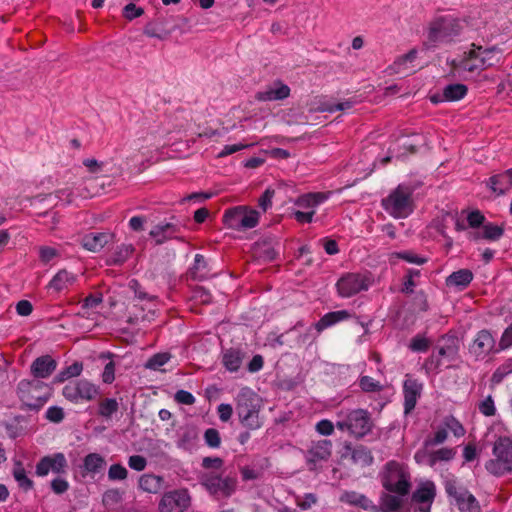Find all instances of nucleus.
<instances>
[{
	"mask_svg": "<svg viewBox=\"0 0 512 512\" xmlns=\"http://www.w3.org/2000/svg\"><path fill=\"white\" fill-rule=\"evenodd\" d=\"M163 483V477L154 474H143L139 478V488L147 493H158L162 489Z\"/></svg>",
	"mask_w": 512,
	"mask_h": 512,
	"instance_id": "c85d7f7f",
	"label": "nucleus"
},
{
	"mask_svg": "<svg viewBox=\"0 0 512 512\" xmlns=\"http://www.w3.org/2000/svg\"><path fill=\"white\" fill-rule=\"evenodd\" d=\"M354 318L356 324L364 328V334L369 332L368 326L371 321H363L360 317L352 314L348 310H337L324 314L315 324L314 329L321 333L323 330L336 325L339 322Z\"/></svg>",
	"mask_w": 512,
	"mask_h": 512,
	"instance_id": "f8f14e48",
	"label": "nucleus"
},
{
	"mask_svg": "<svg viewBox=\"0 0 512 512\" xmlns=\"http://www.w3.org/2000/svg\"><path fill=\"white\" fill-rule=\"evenodd\" d=\"M373 426V422L368 411L364 409H356L347 414L343 420L336 423V427L341 430H347L356 438H360L368 434Z\"/></svg>",
	"mask_w": 512,
	"mask_h": 512,
	"instance_id": "423d86ee",
	"label": "nucleus"
},
{
	"mask_svg": "<svg viewBox=\"0 0 512 512\" xmlns=\"http://www.w3.org/2000/svg\"><path fill=\"white\" fill-rule=\"evenodd\" d=\"M237 413H238L241 423L245 427H247L251 430H256L262 426V422L260 421V418H259V410L242 411V412H237Z\"/></svg>",
	"mask_w": 512,
	"mask_h": 512,
	"instance_id": "f704fd0d",
	"label": "nucleus"
},
{
	"mask_svg": "<svg viewBox=\"0 0 512 512\" xmlns=\"http://www.w3.org/2000/svg\"><path fill=\"white\" fill-rule=\"evenodd\" d=\"M314 214H315V210H309V211L296 210V211L292 212L293 218L300 224L311 223L313 221Z\"/></svg>",
	"mask_w": 512,
	"mask_h": 512,
	"instance_id": "e2e57ef3",
	"label": "nucleus"
},
{
	"mask_svg": "<svg viewBox=\"0 0 512 512\" xmlns=\"http://www.w3.org/2000/svg\"><path fill=\"white\" fill-rule=\"evenodd\" d=\"M185 224L182 222H159L149 232V236L155 240L156 245H162L165 242L175 239L185 242L184 237L180 236Z\"/></svg>",
	"mask_w": 512,
	"mask_h": 512,
	"instance_id": "ddd939ff",
	"label": "nucleus"
},
{
	"mask_svg": "<svg viewBox=\"0 0 512 512\" xmlns=\"http://www.w3.org/2000/svg\"><path fill=\"white\" fill-rule=\"evenodd\" d=\"M143 33L150 38H156L159 40L166 39L170 34L163 25L154 22L147 23L144 27Z\"/></svg>",
	"mask_w": 512,
	"mask_h": 512,
	"instance_id": "58836bf2",
	"label": "nucleus"
},
{
	"mask_svg": "<svg viewBox=\"0 0 512 512\" xmlns=\"http://www.w3.org/2000/svg\"><path fill=\"white\" fill-rule=\"evenodd\" d=\"M445 492L453 499L460 512H481L478 500L471 494L467 488L458 485L455 479L445 481Z\"/></svg>",
	"mask_w": 512,
	"mask_h": 512,
	"instance_id": "6e6552de",
	"label": "nucleus"
},
{
	"mask_svg": "<svg viewBox=\"0 0 512 512\" xmlns=\"http://www.w3.org/2000/svg\"><path fill=\"white\" fill-rule=\"evenodd\" d=\"M332 453V443L330 440H319L313 442L309 450L307 451L306 459L309 465L320 461H327Z\"/></svg>",
	"mask_w": 512,
	"mask_h": 512,
	"instance_id": "a211bd4d",
	"label": "nucleus"
},
{
	"mask_svg": "<svg viewBox=\"0 0 512 512\" xmlns=\"http://www.w3.org/2000/svg\"><path fill=\"white\" fill-rule=\"evenodd\" d=\"M57 363L50 355L36 358L31 365V372L36 378H47L56 369Z\"/></svg>",
	"mask_w": 512,
	"mask_h": 512,
	"instance_id": "393cba45",
	"label": "nucleus"
},
{
	"mask_svg": "<svg viewBox=\"0 0 512 512\" xmlns=\"http://www.w3.org/2000/svg\"><path fill=\"white\" fill-rule=\"evenodd\" d=\"M172 358L171 353L169 352H159L152 355L144 364L146 369L154 370V371H164L162 366L167 364Z\"/></svg>",
	"mask_w": 512,
	"mask_h": 512,
	"instance_id": "72a5a7b5",
	"label": "nucleus"
},
{
	"mask_svg": "<svg viewBox=\"0 0 512 512\" xmlns=\"http://www.w3.org/2000/svg\"><path fill=\"white\" fill-rule=\"evenodd\" d=\"M42 386H19L18 396L29 409L38 410L47 401L41 391Z\"/></svg>",
	"mask_w": 512,
	"mask_h": 512,
	"instance_id": "4468645a",
	"label": "nucleus"
},
{
	"mask_svg": "<svg viewBox=\"0 0 512 512\" xmlns=\"http://www.w3.org/2000/svg\"><path fill=\"white\" fill-rule=\"evenodd\" d=\"M473 273L469 269H459L457 271L452 272L445 279V284L447 287H455L459 291H463L466 289L473 280Z\"/></svg>",
	"mask_w": 512,
	"mask_h": 512,
	"instance_id": "a878e982",
	"label": "nucleus"
},
{
	"mask_svg": "<svg viewBox=\"0 0 512 512\" xmlns=\"http://www.w3.org/2000/svg\"><path fill=\"white\" fill-rule=\"evenodd\" d=\"M261 398L249 386H244L237 397V412L260 410Z\"/></svg>",
	"mask_w": 512,
	"mask_h": 512,
	"instance_id": "6ab92c4d",
	"label": "nucleus"
},
{
	"mask_svg": "<svg viewBox=\"0 0 512 512\" xmlns=\"http://www.w3.org/2000/svg\"><path fill=\"white\" fill-rule=\"evenodd\" d=\"M420 274V270L418 269H408L406 275L403 278V284L400 289V292L406 295L412 294L414 291V287L416 286L414 278L419 277Z\"/></svg>",
	"mask_w": 512,
	"mask_h": 512,
	"instance_id": "ea45409f",
	"label": "nucleus"
},
{
	"mask_svg": "<svg viewBox=\"0 0 512 512\" xmlns=\"http://www.w3.org/2000/svg\"><path fill=\"white\" fill-rule=\"evenodd\" d=\"M414 305L421 312H426L429 309L427 296L424 291L421 290L415 294Z\"/></svg>",
	"mask_w": 512,
	"mask_h": 512,
	"instance_id": "338daca9",
	"label": "nucleus"
},
{
	"mask_svg": "<svg viewBox=\"0 0 512 512\" xmlns=\"http://www.w3.org/2000/svg\"><path fill=\"white\" fill-rule=\"evenodd\" d=\"M274 195L275 191L271 188H267L258 199V206L262 209L263 212H266L269 208L272 207V199Z\"/></svg>",
	"mask_w": 512,
	"mask_h": 512,
	"instance_id": "5fc2aeb1",
	"label": "nucleus"
},
{
	"mask_svg": "<svg viewBox=\"0 0 512 512\" xmlns=\"http://www.w3.org/2000/svg\"><path fill=\"white\" fill-rule=\"evenodd\" d=\"M408 347L413 352L424 353L430 347V340L423 335L417 334L411 339Z\"/></svg>",
	"mask_w": 512,
	"mask_h": 512,
	"instance_id": "37998d69",
	"label": "nucleus"
},
{
	"mask_svg": "<svg viewBox=\"0 0 512 512\" xmlns=\"http://www.w3.org/2000/svg\"><path fill=\"white\" fill-rule=\"evenodd\" d=\"M444 425L449 429L455 437H462L465 434L463 425L453 416H448L444 419Z\"/></svg>",
	"mask_w": 512,
	"mask_h": 512,
	"instance_id": "8fccbe9b",
	"label": "nucleus"
},
{
	"mask_svg": "<svg viewBox=\"0 0 512 512\" xmlns=\"http://www.w3.org/2000/svg\"><path fill=\"white\" fill-rule=\"evenodd\" d=\"M455 452L451 448H441L432 454V461H449L454 458Z\"/></svg>",
	"mask_w": 512,
	"mask_h": 512,
	"instance_id": "680f3d73",
	"label": "nucleus"
},
{
	"mask_svg": "<svg viewBox=\"0 0 512 512\" xmlns=\"http://www.w3.org/2000/svg\"><path fill=\"white\" fill-rule=\"evenodd\" d=\"M99 359L105 362L101 375L103 383L112 384L115 380L116 371H119L124 357L111 352H101Z\"/></svg>",
	"mask_w": 512,
	"mask_h": 512,
	"instance_id": "dca6fc26",
	"label": "nucleus"
},
{
	"mask_svg": "<svg viewBox=\"0 0 512 512\" xmlns=\"http://www.w3.org/2000/svg\"><path fill=\"white\" fill-rule=\"evenodd\" d=\"M487 186L497 195H504L512 187V168L489 177Z\"/></svg>",
	"mask_w": 512,
	"mask_h": 512,
	"instance_id": "b1692460",
	"label": "nucleus"
},
{
	"mask_svg": "<svg viewBox=\"0 0 512 512\" xmlns=\"http://www.w3.org/2000/svg\"><path fill=\"white\" fill-rule=\"evenodd\" d=\"M436 495L435 485L428 482L420 486L413 494L412 500L417 503H431Z\"/></svg>",
	"mask_w": 512,
	"mask_h": 512,
	"instance_id": "2f4dec72",
	"label": "nucleus"
},
{
	"mask_svg": "<svg viewBox=\"0 0 512 512\" xmlns=\"http://www.w3.org/2000/svg\"><path fill=\"white\" fill-rule=\"evenodd\" d=\"M393 256L398 259L404 260L408 263L417 264V265H423L428 261L427 258H425L423 256H419L411 250L395 252V253H393Z\"/></svg>",
	"mask_w": 512,
	"mask_h": 512,
	"instance_id": "a18cd8bd",
	"label": "nucleus"
},
{
	"mask_svg": "<svg viewBox=\"0 0 512 512\" xmlns=\"http://www.w3.org/2000/svg\"><path fill=\"white\" fill-rule=\"evenodd\" d=\"M492 454L494 458L485 463V469L493 476L501 477L507 474L512 465V439L500 436L493 444Z\"/></svg>",
	"mask_w": 512,
	"mask_h": 512,
	"instance_id": "f03ea898",
	"label": "nucleus"
},
{
	"mask_svg": "<svg viewBox=\"0 0 512 512\" xmlns=\"http://www.w3.org/2000/svg\"><path fill=\"white\" fill-rule=\"evenodd\" d=\"M404 394V414L408 415L416 406L417 400L421 395L422 386H403Z\"/></svg>",
	"mask_w": 512,
	"mask_h": 512,
	"instance_id": "c756f323",
	"label": "nucleus"
},
{
	"mask_svg": "<svg viewBox=\"0 0 512 512\" xmlns=\"http://www.w3.org/2000/svg\"><path fill=\"white\" fill-rule=\"evenodd\" d=\"M290 95V88L288 85L284 84L282 81L277 80L274 82L273 86L268 87L264 91H259L256 93L255 98L258 101L267 102V101H279L288 98Z\"/></svg>",
	"mask_w": 512,
	"mask_h": 512,
	"instance_id": "aec40b11",
	"label": "nucleus"
},
{
	"mask_svg": "<svg viewBox=\"0 0 512 512\" xmlns=\"http://www.w3.org/2000/svg\"><path fill=\"white\" fill-rule=\"evenodd\" d=\"M64 468V454L56 453L52 456L43 457L36 465V474L46 476L49 472L58 473Z\"/></svg>",
	"mask_w": 512,
	"mask_h": 512,
	"instance_id": "412c9836",
	"label": "nucleus"
},
{
	"mask_svg": "<svg viewBox=\"0 0 512 512\" xmlns=\"http://www.w3.org/2000/svg\"><path fill=\"white\" fill-rule=\"evenodd\" d=\"M62 271H59L47 286L48 293L51 296L58 295L63 289Z\"/></svg>",
	"mask_w": 512,
	"mask_h": 512,
	"instance_id": "6e6d98bb",
	"label": "nucleus"
},
{
	"mask_svg": "<svg viewBox=\"0 0 512 512\" xmlns=\"http://www.w3.org/2000/svg\"><path fill=\"white\" fill-rule=\"evenodd\" d=\"M478 409L485 416L495 415L496 408L492 396L488 395L483 401H481L478 405Z\"/></svg>",
	"mask_w": 512,
	"mask_h": 512,
	"instance_id": "4d7b16f0",
	"label": "nucleus"
},
{
	"mask_svg": "<svg viewBox=\"0 0 512 512\" xmlns=\"http://www.w3.org/2000/svg\"><path fill=\"white\" fill-rule=\"evenodd\" d=\"M404 474V470L397 462H388L385 466V474L382 479L383 487L388 491Z\"/></svg>",
	"mask_w": 512,
	"mask_h": 512,
	"instance_id": "cd10ccee",
	"label": "nucleus"
},
{
	"mask_svg": "<svg viewBox=\"0 0 512 512\" xmlns=\"http://www.w3.org/2000/svg\"><path fill=\"white\" fill-rule=\"evenodd\" d=\"M175 400L181 404L192 405L195 402V397L188 391L179 390L175 394Z\"/></svg>",
	"mask_w": 512,
	"mask_h": 512,
	"instance_id": "774afa93",
	"label": "nucleus"
},
{
	"mask_svg": "<svg viewBox=\"0 0 512 512\" xmlns=\"http://www.w3.org/2000/svg\"><path fill=\"white\" fill-rule=\"evenodd\" d=\"M370 284L368 274L348 272L338 279L336 289L340 297L349 298L362 291H367Z\"/></svg>",
	"mask_w": 512,
	"mask_h": 512,
	"instance_id": "1a4fd4ad",
	"label": "nucleus"
},
{
	"mask_svg": "<svg viewBox=\"0 0 512 512\" xmlns=\"http://www.w3.org/2000/svg\"><path fill=\"white\" fill-rule=\"evenodd\" d=\"M191 503L187 489L166 492L159 503L160 512H184Z\"/></svg>",
	"mask_w": 512,
	"mask_h": 512,
	"instance_id": "9b49d317",
	"label": "nucleus"
},
{
	"mask_svg": "<svg viewBox=\"0 0 512 512\" xmlns=\"http://www.w3.org/2000/svg\"><path fill=\"white\" fill-rule=\"evenodd\" d=\"M468 352L475 361H484L500 353L501 350H498V343L491 330L482 329L477 332L474 340L469 345Z\"/></svg>",
	"mask_w": 512,
	"mask_h": 512,
	"instance_id": "0eeeda50",
	"label": "nucleus"
},
{
	"mask_svg": "<svg viewBox=\"0 0 512 512\" xmlns=\"http://www.w3.org/2000/svg\"><path fill=\"white\" fill-rule=\"evenodd\" d=\"M444 99L447 102H455L463 99L468 93V87L462 83L448 84L443 88Z\"/></svg>",
	"mask_w": 512,
	"mask_h": 512,
	"instance_id": "7c9ffc66",
	"label": "nucleus"
},
{
	"mask_svg": "<svg viewBox=\"0 0 512 512\" xmlns=\"http://www.w3.org/2000/svg\"><path fill=\"white\" fill-rule=\"evenodd\" d=\"M189 275L191 279L196 281H204L209 278L210 268L208 261L202 254H196L194 263L189 268Z\"/></svg>",
	"mask_w": 512,
	"mask_h": 512,
	"instance_id": "bb28decb",
	"label": "nucleus"
},
{
	"mask_svg": "<svg viewBox=\"0 0 512 512\" xmlns=\"http://www.w3.org/2000/svg\"><path fill=\"white\" fill-rule=\"evenodd\" d=\"M83 464L87 472L96 474L104 469L106 461L100 454L90 453L85 456Z\"/></svg>",
	"mask_w": 512,
	"mask_h": 512,
	"instance_id": "473e14b6",
	"label": "nucleus"
},
{
	"mask_svg": "<svg viewBox=\"0 0 512 512\" xmlns=\"http://www.w3.org/2000/svg\"><path fill=\"white\" fill-rule=\"evenodd\" d=\"M14 478L18 482L19 486L25 491L30 490L33 487V482L26 476L25 469L18 467L14 469Z\"/></svg>",
	"mask_w": 512,
	"mask_h": 512,
	"instance_id": "3c124183",
	"label": "nucleus"
},
{
	"mask_svg": "<svg viewBox=\"0 0 512 512\" xmlns=\"http://www.w3.org/2000/svg\"><path fill=\"white\" fill-rule=\"evenodd\" d=\"M128 465L136 471H143L146 468L147 460L141 455H132L128 459Z\"/></svg>",
	"mask_w": 512,
	"mask_h": 512,
	"instance_id": "0e129e2a",
	"label": "nucleus"
},
{
	"mask_svg": "<svg viewBox=\"0 0 512 512\" xmlns=\"http://www.w3.org/2000/svg\"><path fill=\"white\" fill-rule=\"evenodd\" d=\"M452 65L456 70H462L470 73L485 70L484 64L480 59L472 61H470V59H460L459 61L453 60Z\"/></svg>",
	"mask_w": 512,
	"mask_h": 512,
	"instance_id": "c9c22d12",
	"label": "nucleus"
},
{
	"mask_svg": "<svg viewBox=\"0 0 512 512\" xmlns=\"http://www.w3.org/2000/svg\"><path fill=\"white\" fill-rule=\"evenodd\" d=\"M402 500L398 496L391 494H383L381 497V505H377L379 512H395L400 509Z\"/></svg>",
	"mask_w": 512,
	"mask_h": 512,
	"instance_id": "e433bc0d",
	"label": "nucleus"
},
{
	"mask_svg": "<svg viewBox=\"0 0 512 512\" xmlns=\"http://www.w3.org/2000/svg\"><path fill=\"white\" fill-rule=\"evenodd\" d=\"M134 247L131 244H121L117 246L112 254L111 263L114 265H122L133 253Z\"/></svg>",
	"mask_w": 512,
	"mask_h": 512,
	"instance_id": "4c0bfd02",
	"label": "nucleus"
},
{
	"mask_svg": "<svg viewBox=\"0 0 512 512\" xmlns=\"http://www.w3.org/2000/svg\"><path fill=\"white\" fill-rule=\"evenodd\" d=\"M486 223V217L480 210H473L467 215V224L469 228L477 230Z\"/></svg>",
	"mask_w": 512,
	"mask_h": 512,
	"instance_id": "09e8293b",
	"label": "nucleus"
},
{
	"mask_svg": "<svg viewBox=\"0 0 512 512\" xmlns=\"http://www.w3.org/2000/svg\"><path fill=\"white\" fill-rule=\"evenodd\" d=\"M260 213L245 205L227 209L223 215L224 225L232 230L246 231L259 224Z\"/></svg>",
	"mask_w": 512,
	"mask_h": 512,
	"instance_id": "20e7f679",
	"label": "nucleus"
},
{
	"mask_svg": "<svg viewBox=\"0 0 512 512\" xmlns=\"http://www.w3.org/2000/svg\"><path fill=\"white\" fill-rule=\"evenodd\" d=\"M340 500L351 506L363 509L368 512H379L377 505L373 503L366 495L356 491H346L342 494Z\"/></svg>",
	"mask_w": 512,
	"mask_h": 512,
	"instance_id": "4be33fe9",
	"label": "nucleus"
},
{
	"mask_svg": "<svg viewBox=\"0 0 512 512\" xmlns=\"http://www.w3.org/2000/svg\"><path fill=\"white\" fill-rule=\"evenodd\" d=\"M127 475V469L121 464H113L108 470V478L112 481L125 480Z\"/></svg>",
	"mask_w": 512,
	"mask_h": 512,
	"instance_id": "603ef678",
	"label": "nucleus"
},
{
	"mask_svg": "<svg viewBox=\"0 0 512 512\" xmlns=\"http://www.w3.org/2000/svg\"><path fill=\"white\" fill-rule=\"evenodd\" d=\"M462 26L459 20L451 15L439 16L431 21L428 30V41L432 44L451 41L459 36Z\"/></svg>",
	"mask_w": 512,
	"mask_h": 512,
	"instance_id": "39448f33",
	"label": "nucleus"
},
{
	"mask_svg": "<svg viewBox=\"0 0 512 512\" xmlns=\"http://www.w3.org/2000/svg\"><path fill=\"white\" fill-rule=\"evenodd\" d=\"M415 188L407 185L400 184L393 190L388 197L382 199V207L394 218H404L412 213L411 197Z\"/></svg>",
	"mask_w": 512,
	"mask_h": 512,
	"instance_id": "7ed1b4c3",
	"label": "nucleus"
},
{
	"mask_svg": "<svg viewBox=\"0 0 512 512\" xmlns=\"http://www.w3.org/2000/svg\"><path fill=\"white\" fill-rule=\"evenodd\" d=\"M504 226L497 225L493 222L484 224L482 230H473L467 233L468 240L472 242H479L480 240H486L490 242L498 241L504 235Z\"/></svg>",
	"mask_w": 512,
	"mask_h": 512,
	"instance_id": "2eb2a0df",
	"label": "nucleus"
},
{
	"mask_svg": "<svg viewBox=\"0 0 512 512\" xmlns=\"http://www.w3.org/2000/svg\"><path fill=\"white\" fill-rule=\"evenodd\" d=\"M113 238L108 232H91L81 238V245L88 251L98 252L104 248Z\"/></svg>",
	"mask_w": 512,
	"mask_h": 512,
	"instance_id": "5701e85b",
	"label": "nucleus"
},
{
	"mask_svg": "<svg viewBox=\"0 0 512 512\" xmlns=\"http://www.w3.org/2000/svg\"><path fill=\"white\" fill-rule=\"evenodd\" d=\"M510 373H512V360L509 358L495 370L492 374L491 382L498 384Z\"/></svg>",
	"mask_w": 512,
	"mask_h": 512,
	"instance_id": "49530a36",
	"label": "nucleus"
},
{
	"mask_svg": "<svg viewBox=\"0 0 512 512\" xmlns=\"http://www.w3.org/2000/svg\"><path fill=\"white\" fill-rule=\"evenodd\" d=\"M201 484L211 495L229 497L234 493L237 480L233 477H221L214 473H206L202 476Z\"/></svg>",
	"mask_w": 512,
	"mask_h": 512,
	"instance_id": "9d476101",
	"label": "nucleus"
},
{
	"mask_svg": "<svg viewBox=\"0 0 512 512\" xmlns=\"http://www.w3.org/2000/svg\"><path fill=\"white\" fill-rule=\"evenodd\" d=\"M264 358L260 354H256L252 357V359L247 363L246 369L250 373H256L263 368Z\"/></svg>",
	"mask_w": 512,
	"mask_h": 512,
	"instance_id": "69168bd1",
	"label": "nucleus"
},
{
	"mask_svg": "<svg viewBox=\"0 0 512 512\" xmlns=\"http://www.w3.org/2000/svg\"><path fill=\"white\" fill-rule=\"evenodd\" d=\"M352 458L354 462L359 463L362 466H369L373 462V456L371 452L363 446L356 447L353 450Z\"/></svg>",
	"mask_w": 512,
	"mask_h": 512,
	"instance_id": "a19ab883",
	"label": "nucleus"
},
{
	"mask_svg": "<svg viewBox=\"0 0 512 512\" xmlns=\"http://www.w3.org/2000/svg\"><path fill=\"white\" fill-rule=\"evenodd\" d=\"M58 256H60V253L55 248L43 246L39 249L40 260L45 264L49 263L51 260Z\"/></svg>",
	"mask_w": 512,
	"mask_h": 512,
	"instance_id": "052dcab7",
	"label": "nucleus"
},
{
	"mask_svg": "<svg viewBox=\"0 0 512 512\" xmlns=\"http://www.w3.org/2000/svg\"><path fill=\"white\" fill-rule=\"evenodd\" d=\"M144 14V9L137 7L134 3H129L123 8V16L128 20H133Z\"/></svg>",
	"mask_w": 512,
	"mask_h": 512,
	"instance_id": "13d9d810",
	"label": "nucleus"
},
{
	"mask_svg": "<svg viewBox=\"0 0 512 512\" xmlns=\"http://www.w3.org/2000/svg\"><path fill=\"white\" fill-rule=\"evenodd\" d=\"M510 347H512V323L503 331L498 342V350L504 351Z\"/></svg>",
	"mask_w": 512,
	"mask_h": 512,
	"instance_id": "bf43d9fd",
	"label": "nucleus"
},
{
	"mask_svg": "<svg viewBox=\"0 0 512 512\" xmlns=\"http://www.w3.org/2000/svg\"><path fill=\"white\" fill-rule=\"evenodd\" d=\"M410 482L409 476L405 473L401 478H399L393 486L388 490L389 492L396 493L400 496H405L410 491Z\"/></svg>",
	"mask_w": 512,
	"mask_h": 512,
	"instance_id": "de8ad7c7",
	"label": "nucleus"
},
{
	"mask_svg": "<svg viewBox=\"0 0 512 512\" xmlns=\"http://www.w3.org/2000/svg\"><path fill=\"white\" fill-rule=\"evenodd\" d=\"M204 439L206 444L211 448H217L220 446L221 438L218 430L209 428L204 433Z\"/></svg>",
	"mask_w": 512,
	"mask_h": 512,
	"instance_id": "864d4df0",
	"label": "nucleus"
},
{
	"mask_svg": "<svg viewBox=\"0 0 512 512\" xmlns=\"http://www.w3.org/2000/svg\"><path fill=\"white\" fill-rule=\"evenodd\" d=\"M246 352L239 347H230L222 349L221 363L225 370L234 373L238 372L243 364Z\"/></svg>",
	"mask_w": 512,
	"mask_h": 512,
	"instance_id": "f3484780",
	"label": "nucleus"
},
{
	"mask_svg": "<svg viewBox=\"0 0 512 512\" xmlns=\"http://www.w3.org/2000/svg\"><path fill=\"white\" fill-rule=\"evenodd\" d=\"M118 410V402L113 398L104 399L99 405V414L109 419Z\"/></svg>",
	"mask_w": 512,
	"mask_h": 512,
	"instance_id": "c03bdc74",
	"label": "nucleus"
},
{
	"mask_svg": "<svg viewBox=\"0 0 512 512\" xmlns=\"http://www.w3.org/2000/svg\"><path fill=\"white\" fill-rule=\"evenodd\" d=\"M459 353V339L454 334H445L438 340L436 351L425 362L427 372L437 373L443 366V360L448 363L445 367H449L450 363L455 361Z\"/></svg>",
	"mask_w": 512,
	"mask_h": 512,
	"instance_id": "f257e3e1",
	"label": "nucleus"
},
{
	"mask_svg": "<svg viewBox=\"0 0 512 512\" xmlns=\"http://www.w3.org/2000/svg\"><path fill=\"white\" fill-rule=\"evenodd\" d=\"M259 246V256L264 261L272 262L276 260L278 256V252L275 250V248L271 245V241L268 239L263 240L262 242L258 243Z\"/></svg>",
	"mask_w": 512,
	"mask_h": 512,
	"instance_id": "79ce46f5",
	"label": "nucleus"
}]
</instances>
